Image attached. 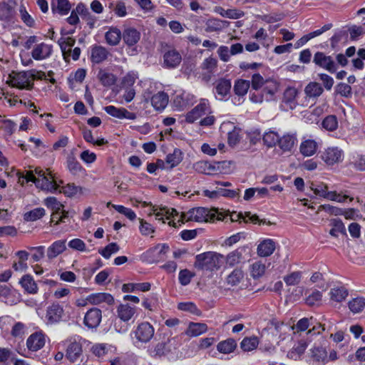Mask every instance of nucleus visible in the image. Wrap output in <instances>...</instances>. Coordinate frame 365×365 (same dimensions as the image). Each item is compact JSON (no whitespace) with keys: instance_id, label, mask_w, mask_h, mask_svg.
Segmentation results:
<instances>
[{"instance_id":"52","label":"nucleus","mask_w":365,"mask_h":365,"mask_svg":"<svg viewBox=\"0 0 365 365\" xmlns=\"http://www.w3.org/2000/svg\"><path fill=\"white\" fill-rule=\"evenodd\" d=\"M46 215V210L43 207H37L31 211L26 212L24 218L26 221L34 222L42 218Z\"/></svg>"},{"instance_id":"60","label":"nucleus","mask_w":365,"mask_h":365,"mask_svg":"<svg viewBox=\"0 0 365 365\" xmlns=\"http://www.w3.org/2000/svg\"><path fill=\"white\" fill-rule=\"evenodd\" d=\"M322 299V292L314 289L312 292L306 297V303L309 306L319 305Z\"/></svg>"},{"instance_id":"25","label":"nucleus","mask_w":365,"mask_h":365,"mask_svg":"<svg viewBox=\"0 0 365 365\" xmlns=\"http://www.w3.org/2000/svg\"><path fill=\"white\" fill-rule=\"evenodd\" d=\"M276 242L272 239H264L258 245L257 248V255L259 257H269L274 252Z\"/></svg>"},{"instance_id":"51","label":"nucleus","mask_w":365,"mask_h":365,"mask_svg":"<svg viewBox=\"0 0 365 365\" xmlns=\"http://www.w3.org/2000/svg\"><path fill=\"white\" fill-rule=\"evenodd\" d=\"M109 9L118 17H124L127 15L125 4L120 0L109 4Z\"/></svg>"},{"instance_id":"39","label":"nucleus","mask_w":365,"mask_h":365,"mask_svg":"<svg viewBox=\"0 0 365 365\" xmlns=\"http://www.w3.org/2000/svg\"><path fill=\"white\" fill-rule=\"evenodd\" d=\"M297 89L294 87H288L284 92L283 102L293 109L297 105Z\"/></svg>"},{"instance_id":"10","label":"nucleus","mask_w":365,"mask_h":365,"mask_svg":"<svg viewBox=\"0 0 365 365\" xmlns=\"http://www.w3.org/2000/svg\"><path fill=\"white\" fill-rule=\"evenodd\" d=\"M44 204L53 210L51 217V222L54 225H58L60 222H64L67 218V212L63 210V205L57 201L54 197H48L44 200Z\"/></svg>"},{"instance_id":"6","label":"nucleus","mask_w":365,"mask_h":365,"mask_svg":"<svg viewBox=\"0 0 365 365\" xmlns=\"http://www.w3.org/2000/svg\"><path fill=\"white\" fill-rule=\"evenodd\" d=\"M175 341V337L163 338L161 341L150 344L146 349V353L153 359H160L172 351V342Z\"/></svg>"},{"instance_id":"43","label":"nucleus","mask_w":365,"mask_h":365,"mask_svg":"<svg viewBox=\"0 0 365 365\" xmlns=\"http://www.w3.org/2000/svg\"><path fill=\"white\" fill-rule=\"evenodd\" d=\"M259 343V339L256 336L245 337L240 342V348L244 351H252L257 349Z\"/></svg>"},{"instance_id":"57","label":"nucleus","mask_w":365,"mask_h":365,"mask_svg":"<svg viewBox=\"0 0 365 365\" xmlns=\"http://www.w3.org/2000/svg\"><path fill=\"white\" fill-rule=\"evenodd\" d=\"M244 277V273L240 269H235L227 277V282L231 286L238 284Z\"/></svg>"},{"instance_id":"5","label":"nucleus","mask_w":365,"mask_h":365,"mask_svg":"<svg viewBox=\"0 0 365 365\" xmlns=\"http://www.w3.org/2000/svg\"><path fill=\"white\" fill-rule=\"evenodd\" d=\"M311 190L314 192L316 195L323 197L326 200L337 202L342 203L346 202L348 199L351 201L353 197H351L348 194L347 191L337 192L336 190H328V186L321 182L319 184L312 183L311 185Z\"/></svg>"},{"instance_id":"7","label":"nucleus","mask_w":365,"mask_h":365,"mask_svg":"<svg viewBox=\"0 0 365 365\" xmlns=\"http://www.w3.org/2000/svg\"><path fill=\"white\" fill-rule=\"evenodd\" d=\"M90 342L78 335L70 337V362L83 361V352L88 349Z\"/></svg>"},{"instance_id":"62","label":"nucleus","mask_w":365,"mask_h":365,"mask_svg":"<svg viewBox=\"0 0 365 365\" xmlns=\"http://www.w3.org/2000/svg\"><path fill=\"white\" fill-rule=\"evenodd\" d=\"M13 15L12 7L6 2H0V20L8 21Z\"/></svg>"},{"instance_id":"34","label":"nucleus","mask_w":365,"mask_h":365,"mask_svg":"<svg viewBox=\"0 0 365 365\" xmlns=\"http://www.w3.org/2000/svg\"><path fill=\"white\" fill-rule=\"evenodd\" d=\"M19 283L21 284L24 291L28 294H35L38 292V288L37 284L34 281L32 276L29 274L24 275L21 278Z\"/></svg>"},{"instance_id":"31","label":"nucleus","mask_w":365,"mask_h":365,"mask_svg":"<svg viewBox=\"0 0 365 365\" xmlns=\"http://www.w3.org/2000/svg\"><path fill=\"white\" fill-rule=\"evenodd\" d=\"M118 317L120 320L128 322L132 319L136 312L135 307H132L128 304H123L118 306L117 309Z\"/></svg>"},{"instance_id":"20","label":"nucleus","mask_w":365,"mask_h":365,"mask_svg":"<svg viewBox=\"0 0 365 365\" xmlns=\"http://www.w3.org/2000/svg\"><path fill=\"white\" fill-rule=\"evenodd\" d=\"M63 316V309L58 304H53L48 307L45 316L47 324H55L61 321Z\"/></svg>"},{"instance_id":"40","label":"nucleus","mask_w":365,"mask_h":365,"mask_svg":"<svg viewBox=\"0 0 365 365\" xmlns=\"http://www.w3.org/2000/svg\"><path fill=\"white\" fill-rule=\"evenodd\" d=\"M122 38V33L120 29L111 27L105 34V38L108 44L116 46Z\"/></svg>"},{"instance_id":"48","label":"nucleus","mask_w":365,"mask_h":365,"mask_svg":"<svg viewBox=\"0 0 365 365\" xmlns=\"http://www.w3.org/2000/svg\"><path fill=\"white\" fill-rule=\"evenodd\" d=\"M182 160V153L179 149H175L172 153L166 156L165 162L172 169L179 165Z\"/></svg>"},{"instance_id":"50","label":"nucleus","mask_w":365,"mask_h":365,"mask_svg":"<svg viewBox=\"0 0 365 365\" xmlns=\"http://www.w3.org/2000/svg\"><path fill=\"white\" fill-rule=\"evenodd\" d=\"M70 173L81 179L87 175L86 169L76 160H70Z\"/></svg>"},{"instance_id":"61","label":"nucleus","mask_w":365,"mask_h":365,"mask_svg":"<svg viewBox=\"0 0 365 365\" xmlns=\"http://www.w3.org/2000/svg\"><path fill=\"white\" fill-rule=\"evenodd\" d=\"M279 137L277 133L270 130L263 135L262 139L264 145L268 147H273L278 144Z\"/></svg>"},{"instance_id":"9","label":"nucleus","mask_w":365,"mask_h":365,"mask_svg":"<svg viewBox=\"0 0 365 365\" xmlns=\"http://www.w3.org/2000/svg\"><path fill=\"white\" fill-rule=\"evenodd\" d=\"M143 98L145 101H150L154 109L159 111L164 110L169 101V97L164 91H158L153 94L152 86L145 90Z\"/></svg>"},{"instance_id":"46","label":"nucleus","mask_w":365,"mask_h":365,"mask_svg":"<svg viewBox=\"0 0 365 365\" xmlns=\"http://www.w3.org/2000/svg\"><path fill=\"white\" fill-rule=\"evenodd\" d=\"M58 43L62 51L64 60L68 61V32L66 29L61 30V37L58 40Z\"/></svg>"},{"instance_id":"56","label":"nucleus","mask_w":365,"mask_h":365,"mask_svg":"<svg viewBox=\"0 0 365 365\" xmlns=\"http://www.w3.org/2000/svg\"><path fill=\"white\" fill-rule=\"evenodd\" d=\"M178 309L180 311L187 312L197 316L201 315L202 313L195 304L192 302H180L178 304Z\"/></svg>"},{"instance_id":"19","label":"nucleus","mask_w":365,"mask_h":365,"mask_svg":"<svg viewBox=\"0 0 365 365\" xmlns=\"http://www.w3.org/2000/svg\"><path fill=\"white\" fill-rule=\"evenodd\" d=\"M101 319V310L98 308H92L86 313L83 318V323L88 328L93 329L98 327Z\"/></svg>"},{"instance_id":"8","label":"nucleus","mask_w":365,"mask_h":365,"mask_svg":"<svg viewBox=\"0 0 365 365\" xmlns=\"http://www.w3.org/2000/svg\"><path fill=\"white\" fill-rule=\"evenodd\" d=\"M133 344L136 347L150 341L155 334V328L149 322H144L133 331Z\"/></svg>"},{"instance_id":"64","label":"nucleus","mask_w":365,"mask_h":365,"mask_svg":"<svg viewBox=\"0 0 365 365\" xmlns=\"http://www.w3.org/2000/svg\"><path fill=\"white\" fill-rule=\"evenodd\" d=\"M322 126L327 130L334 131L338 128V120L335 115L327 116L322 121Z\"/></svg>"},{"instance_id":"63","label":"nucleus","mask_w":365,"mask_h":365,"mask_svg":"<svg viewBox=\"0 0 365 365\" xmlns=\"http://www.w3.org/2000/svg\"><path fill=\"white\" fill-rule=\"evenodd\" d=\"M302 277V272L297 271L284 276L283 279L287 286H294L301 282Z\"/></svg>"},{"instance_id":"2","label":"nucleus","mask_w":365,"mask_h":365,"mask_svg":"<svg viewBox=\"0 0 365 365\" xmlns=\"http://www.w3.org/2000/svg\"><path fill=\"white\" fill-rule=\"evenodd\" d=\"M46 79V75L41 71L31 69L26 71H12L9 74L6 83L20 90H31L35 80Z\"/></svg>"},{"instance_id":"47","label":"nucleus","mask_w":365,"mask_h":365,"mask_svg":"<svg viewBox=\"0 0 365 365\" xmlns=\"http://www.w3.org/2000/svg\"><path fill=\"white\" fill-rule=\"evenodd\" d=\"M236 347V341L234 339L230 338L220 341L217 346V349L219 352L222 354H230L234 351Z\"/></svg>"},{"instance_id":"41","label":"nucleus","mask_w":365,"mask_h":365,"mask_svg":"<svg viewBox=\"0 0 365 365\" xmlns=\"http://www.w3.org/2000/svg\"><path fill=\"white\" fill-rule=\"evenodd\" d=\"M215 11L221 16L231 19H238L244 16V12L237 9H225L222 7H217Z\"/></svg>"},{"instance_id":"1","label":"nucleus","mask_w":365,"mask_h":365,"mask_svg":"<svg viewBox=\"0 0 365 365\" xmlns=\"http://www.w3.org/2000/svg\"><path fill=\"white\" fill-rule=\"evenodd\" d=\"M150 206V215H154L155 219L161 220L165 223V220H170L168 224L170 226L177 227L178 223H183L185 221H195L198 222H206L213 221L215 219L221 220V217L217 216L216 210H210L205 207H195L189 210L187 212L179 213L174 208L159 207L146 202H143V206Z\"/></svg>"},{"instance_id":"53","label":"nucleus","mask_w":365,"mask_h":365,"mask_svg":"<svg viewBox=\"0 0 365 365\" xmlns=\"http://www.w3.org/2000/svg\"><path fill=\"white\" fill-rule=\"evenodd\" d=\"M98 78L104 86L108 87L114 85L116 81V78L113 73L103 70L98 72Z\"/></svg>"},{"instance_id":"12","label":"nucleus","mask_w":365,"mask_h":365,"mask_svg":"<svg viewBox=\"0 0 365 365\" xmlns=\"http://www.w3.org/2000/svg\"><path fill=\"white\" fill-rule=\"evenodd\" d=\"M140 33L134 28H127L123 31L122 38L128 47L127 52L130 55L133 56L138 53L137 48L135 46L140 41Z\"/></svg>"},{"instance_id":"21","label":"nucleus","mask_w":365,"mask_h":365,"mask_svg":"<svg viewBox=\"0 0 365 365\" xmlns=\"http://www.w3.org/2000/svg\"><path fill=\"white\" fill-rule=\"evenodd\" d=\"M231 81L228 79L220 78L216 81L214 93L217 99L224 100L230 95Z\"/></svg>"},{"instance_id":"28","label":"nucleus","mask_w":365,"mask_h":365,"mask_svg":"<svg viewBox=\"0 0 365 365\" xmlns=\"http://www.w3.org/2000/svg\"><path fill=\"white\" fill-rule=\"evenodd\" d=\"M108 54L109 53L105 47L95 45L91 48V61L93 63H100L108 58Z\"/></svg>"},{"instance_id":"37","label":"nucleus","mask_w":365,"mask_h":365,"mask_svg":"<svg viewBox=\"0 0 365 365\" xmlns=\"http://www.w3.org/2000/svg\"><path fill=\"white\" fill-rule=\"evenodd\" d=\"M297 138L295 134H285L281 138L279 137L278 145L284 152L291 151L295 143Z\"/></svg>"},{"instance_id":"59","label":"nucleus","mask_w":365,"mask_h":365,"mask_svg":"<svg viewBox=\"0 0 365 365\" xmlns=\"http://www.w3.org/2000/svg\"><path fill=\"white\" fill-rule=\"evenodd\" d=\"M120 250L119 246L115 242H111L104 248L99 250L98 252L104 258L109 259L112 255L117 253Z\"/></svg>"},{"instance_id":"30","label":"nucleus","mask_w":365,"mask_h":365,"mask_svg":"<svg viewBox=\"0 0 365 365\" xmlns=\"http://www.w3.org/2000/svg\"><path fill=\"white\" fill-rule=\"evenodd\" d=\"M330 299L335 302H341L346 299L349 294L348 289L342 285H336L329 291Z\"/></svg>"},{"instance_id":"33","label":"nucleus","mask_w":365,"mask_h":365,"mask_svg":"<svg viewBox=\"0 0 365 365\" xmlns=\"http://www.w3.org/2000/svg\"><path fill=\"white\" fill-rule=\"evenodd\" d=\"M76 12L79 14L81 19L86 22L91 29L95 26L96 18L90 13L83 4L80 3L76 6Z\"/></svg>"},{"instance_id":"36","label":"nucleus","mask_w":365,"mask_h":365,"mask_svg":"<svg viewBox=\"0 0 365 365\" xmlns=\"http://www.w3.org/2000/svg\"><path fill=\"white\" fill-rule=\"evenodd\" d=\"M66 250V240H60L54 242L47 249V257L53 259Z\"/></svg>"},{"instance_id":"18","label":"nucleus","mask_w":365,"mask_h":365,"mask_svg":"<svg viewBox=\"0 0 365 365\" xmlns=\"http://www.w3.org/2000/svg\"><path fill=\"white\" fill-rule=\"evenodd\" d=\"M220 163L200 160L193 164V169L198 173L215 175L220 171Z\"/></svg>"},{"instance_id":"11","label":"nucleus","mask_w":365,"mask_h":365,"mask_svg":"<svg viewBox=\"0 0 365 365\" xmlns=\"http://www.w3.org/2000/svg\"><path fill=\"white\" fill-rule=\"evenodd\" d=\"M211 113V108L208 100L201 98L200 103L185 115V121L193 123L195 121L205 115Z\"/></svg>"},{"instance_id":"58","label":"nucleus","mask_w":365,"mask_h":365,"mask_svg":"<svg viewBox=\"0 0 365 365\" xmlns=\"http://www.w3.org/2000/svg\"><path fill=\"white\" fill-rule=\"evenodd\" d=\"M242 259V251L240 250H235L227 255L226 257V264L229 267H234L239 264Z\"/></svg>"},{"instance_id":"54","label":"nucleus","mask_w":365,"mask_h":365,"mask_svg":"<svg viewBox=\"0 0 365 365\" xmlns=\"http://www.w3.org/2000/svg\"><path fill=\"white\" fill-rule=\"evenodd\" d=\"M331 225L332 228L331 229L329 234L333 237H338L339 234H345L346 228L342 222V221L339 219H333L331 220Z\"/></svg>"},{"instance_id":"13","label":"nucleus","mask_w":365,"mask_h":365,"mask_svg":"<svg viewBox=\"0 0 365 365\" xmlns=\"http://www.w3.org/2000/svg\"><path fill=\"white\" fill-rule=\"evenodd\" d=\"M220 130L222 134L227 135V142L230 146H235L240 140V128L236 127L235 124L230 121L223 122Z\"/></svg>"},{"instance_id":"3","label":"nucleus","mask_w":365,"mask_h":365,"mask_svg":"<svg viewBox=\"0 0 365 365\" xmlns=\"http://www.w3.org/2000/svg\"><path fill=\"white\" fill-rule=\"evenodd\" d=\"M25 182H33L38 188L48 192L57 190L60 183H62L61 180L58 182L51 173H46L41 178H35V175H34L32 171H26L25 175H19V183L23 185Z\"/></svg>"},{"instance_id":"16","label":"nucleus","mask_w":365,"mask_h":365,"mask_svg":"<svg viewBox=\"0 0 365 365\" xmlns=\"http://www.w3.org/2000/svg\"><path fill=\"white\" fill-rule=\"evenodd\" d=\"M195 101V97L192 93L181 91L175 93L173 98V107L175 110H182L187 106L192 105Z\"/></svg>"},{"instance_id":"35","label":"nucleus","mask_w":365,"mask_h":365,"mask_svg":"<svg viewBox=\"0 0 365 365\" xmlns=\"http://www.w3.org/2000/svg\"><path fill=\"white\" fill-rule=\"evenodd\" d=\"M230 22L219 19H209L205 24V31L207 32L221 31L227 28Z\"/></svg>"},{"instance_id":"49","label":"nucleus","mask_w":365,"mask_h":365,"mask_svg":"<svg viewBox=\"0 0 365 365\" xmlns=\"http://www.w3.org/2000/svg\"><path fill=\"white\" fill-rule=\"evenodd\" d=\"M304 92L309 98H317L323 93V88L319 83L310 82L306 86Z\"/></svg>"},{"instance_id":"22","label":"nucleus","mask_w":365,"mask_h":365,"mask_svg":"<svg viewBox=\"0 0 365 365\" xmlns=\"http://www.w3.org/2000/svg\"><path fill=\"white\" fill-rule=\"evenodd\" d=\"M103 109L108 115L118 119L135 120L136 118V115L134 113L129 112L124 108L107 106Z\"/></svg>"},{"instance_id":"38","label":"nucleus","mask_w":365,"mask_h":365,"mask_svg":"<svg viewBox=\"0 0 365 365\" xmlns=\"http://www.w3.org/2000/svg\"><path fill=\"white\" fill-rule=\"evenodd\" d=\"M250 87V81L238 79L234 85L235 94L238 97V104H240V98L245 96Z\"/></svg>"},{"instance_id":"29","label":"nucleus","mask_w":365,"mask_h":365,"mask_svg":"<svg viewBox=\"0 0 365 365\" xmlns=\"http://www.w3.org/2000/svg\"><path fill=\"white\" fill-rule=\"evenodd\" d=\"M88 300L93 304H106L110 305L114 302V299L110 294L98 292L91 294L88 296Z\"/></svg>"},{"instance_id":"24","label":"nucleus","mask_w":365,"mask_h":365,"mask_svg":"<svg viewBox=\"0 0 365 365\" xmlns=\"http://www.w3.org/2000/svg\"><path fill=\"white\" fill-rule=\"evenodd\" d=\"M52 53V46L45 43H41L34 46L31 51V56L36 61H41L48 58Z\"/></svg>"},{"instance_id":"44","label":"nucleus","mask_w":365,"mask_h":365,"mask_svg":"<svg viewBox=\"0 0 365 365\" xmlns=\"http://www.w3.org/2000/svg\"><path fill=\"white\" fill-rule=\"evenodd\" d=\"M151 284L149 282H141V283H128L125 284L123 286V291L124 292L140 291L148 292L150 289Z\"/></svg>"},{"instance_id":"32","label":"nucleus","mask_w":365,"mask_h":365,"mask_svg":"<svg viewBox=\"0 0 365 365\" xmlns=\"http://www.w3.org/2000/svg\"><path fill=\"white\" fill-rule=\"evenodd\" d=\"M311 359L317 365H324L328 363V355L326 349L314 347L311 350Z\"/></svg>"},{"instance_id":"4","label":"nucleus","mask_w":365,"mask_h":365,"mask_svg":"<svg viewBox=\"0 0 365 365\" xmlns=\"http://www.w3.org/2000/svg\"><path fill=\"white\" fill-rule=\"evenodd\" d=\"M224 262L223 255L214 252H206L195 257V267L201 270L218 269Z\"/></svg>"},{"instance_id":"27","label":"nucleus","mask_w":365,"mask_h":365,"mask_svg":"<svg viewBox=\"0 0 365 365\" xmlns=\"http://www.w3.org/2000/svg\"><path fill=\"white\" fill-rule=\"evenodd\" d=\"M164 66L173 68L177 67L182 61L180 53L175 50H170L165 53L163 56Z\"/></svg>"},{"instance_id":"14","label":"nucleus","mask_w":365,"mask_h":365,"mask_svg":"<svg viewBox=\"0 0 365 365\" xmlns=\"http://www.w3.org/2000/svg\"><path fill=\"white\" fill-rule=\"evenodd\" d=\"M313 62L317 66H319L331 73H335L337 69L336 63L334 58L331 56H327L322 51H317L314 53Z\"/></svg>"},{"instance_id":"15","label":"nucleus","mask_w":365,"mask_h":365,"mask_svg":"<svg viewBox=\"0 0 365 365\" xmlns=\"http://www.w3.org/2000/svg\"><path fill=\"white\" fill-rule=\"evenodd\" d=\"M322 159L328 165L341 163L344 157V151L339 147H329L322 154Z\"/></svg>"},{"instance_id":"26","label":"nucleus","mask_w":365,"mask_h":365,"mask_svg":"<svg viewBox=\"0 0 365 365\" xmlns=\"http://www.w3.org/2000/svg\"><path fill=\"white\" fill-rule=\"evenodd\" d=\"M207 325L205 323L189 322L185 334L189 337H197L207 331Z\"/></svg>"},{"instance_id":"23","label":"nucleus","mask_w":365,"mask_h":365,"mask_svg":"<svg viewBox=\"0 0 365 365\" xmlns=\"http://www.w3.org/2000/svg\"><path fill=\"white\" fill-rule=\"evenodd\" d=\"M319 145V141L312 138H303L299 146V150L302 155L310 157L317 153Z\"/></svg>"},{"instance_id":"17","label":"nucleus","mask_w":365,"mask_h":365,"mask_svg":"<svg viewBox=\"0 0 365 365\" xmlns=\"http://www.w3.org/2000/svg\"><path fill=\"white\" fill-rule=\"evenodd\" d=\"M46 339L47 336L42 331H36L28 337L26 347L31 351H37L44 346Z\"/></svg>"},{"instance_id":"55","label":"nucleus","mask_w":365,"mask_h":365,"mask_svg":"<svg viewBox=\"0 0 365 365\" xmlns=\"http://www.w3.org/2000/svg\"><path fill=\"white\" fill-rule=\"evenodd\" d=\"M266 266L262 262L257 261L250 266V274L254 279L261 277L265 272Z\"/></svg>"},{"instance_id":"45","label":"nucleus","mask_w":365,"mask_h":365,"mask_svg":"<svg viewBox=\"0 0 365 365\" xmlns=\"http://www.w3.org/2000/svg\"><path fill=\"white\" fill-rule=\"evenodd\" d=\"M52 11L61 16L66 15L68 13V0H52Z\"/></svg>"},{"instance_id":"42","label":"nucleus","mask_w":365,"mask_h":365,"mask_svg":"<svg viewBox=\"0 0 365 365\" xmlns=\"http://www.w3.org/2000/svg\"><path fill=\"white\" fill-rule=\"evenodd\" d=\"M348 307L353 314L361 313L365 308V298L363 297L352 298L349 301Z\"/></svg>"}]
</instances>
